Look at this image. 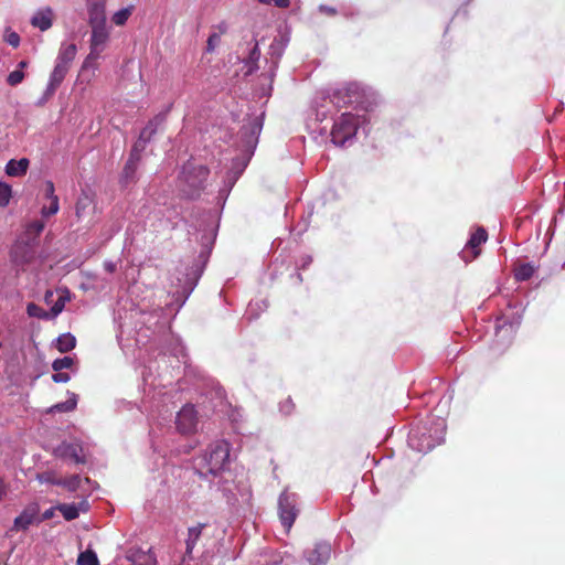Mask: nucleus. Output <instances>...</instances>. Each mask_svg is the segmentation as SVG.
Instances as JSON below:
<instances>
[{
  "instance_id": "f257e3e1",
  "label": "nucleus",
  "mask_w": 565,
  "mask_h": 565,
  "mask_svg": "<svg viewBox=\"0 0 565 565\" xmlns=\"http://www.w3.org/2000/svg\"><path fill=\"white\" fill-rule=\"evenodd\" d=\"M230 459V445L226 441H216L210 445L198 459L195 469L202 477L217 476L222 472Z\"/></svg>"
},
{
  "instance_id": "f03ea898",
  "label": "nucleus",
  "mask_w": 565,
  "mask_h": 565,
  "mask_svg": "<svg viewBox=\"0 0 565 565\" xmlns=\"http://www.w3.org/2000/svg\"><path fill=\"white\" fill-rule=\"evenodd\" d=\"M210 174V170L202 164H194L188 161L183 164L179 177V189L188 199H195L204 189V183Z\"/></svg>"
},
{
  "instance_id": "7ed1b4c3",
  "label": "nucleus",
  "mask_w": 565,
  "mask_h": 565,
  "mask_svg": "<svg viewBox=\"0 0 565 565\" xmlns=\"http://www.w3.org/2000/svg\"><path fill=\"white\" fill-rule=\"evenodd\" d=\"M359 117L351 114H342L333 124L331 130V140L337 146H344V143L352 139L359 128Z\"/></svg>"
},
{
  "instance_id": "20e7f679",
  "label": "nucleus",
  "mask_w": 565,
  "mask_h": 565,
  "mask_svg": "<svg viewBox=\"0 0 565 565\" xmlns=\"http://www.w3.org/2000/svg\"><path fill=\"white\" fill-rule=\"evenodd\" d=\"M38 243L34 242V237H20L12 245L10 250V257L12 263L18 266H24L34 260L36 255Z\"/></svg>"
},
{
  "instance_id": "39448f33",
  "label": "nucleus",
  "mask_w": 565,
  "mask_h": 565,
  "mask_svg": "<svg viewBox=\"0 0 565 565\" xmlns=\"http://www.w3.org/2000/svg\"><path fill=\"white\" fill-rule=\"evenodd\" d=\"M279 519L287 532L290 531L298 513L297 495L295 493L284 491L278 500Z\"/></svg>"
},
{
  "instance_id": "423d86ee",
  "label": "nucleus",
  "mask_w": 565,
  "mask_h": 565,
  "mask_svg": "<svg viewBox=\"0 0 565 565\" xmlns=\"http://www.w3.org/2000/svg\"><path fill=\"white\" fill-rule=\"evenodd\" d=\"M361 97V88L356 83H348L332 93L331 102L337 107H344Z\"/></svg>"
},
{
  "instance_id": "0eeeda50",
  "label": "nucleus",
  "mask_w": 565,
  "mask_h": 565,
  "mask_svg": "<svg viewBox=\"0 0 565 565\" xmlns=\"http://www.w3.org/2000/svg\"><path fill=\"white\" fill-rule=\"evenodd\" d=\"M177 428L182 434H191L198 425V413L193 405H184L177 414Z\"/></svg>"
},
{
  "instance_id": "6e6552de",
  "label": "nucleus",
  "mask_w": 565,
  "mask_h": 565,
  "mask_svg": "<svg viewBox=\"0 0 565 565\" xmlns=\"http://www.w3.org/2000/svg\"><path fill=\"white\" fill-rule=\"evenodd\" d=\"M488 239V233L483 227L477 228L470 236L469 241L466 244L465 249L462 250V258L466 262H470L478 257L480 254V245L483 244Z\"/></svg>"
},
{
  "instance_id": "1a4fd4ad",
  "label": "nucleus",
  "mask_w": 565,
  "mask_h": 565,
  "mask_svg": "<svg viewBox=\"0 0 565 565\" xmlns=\"http://www.w3.org/2000/svg\"><path fill=\"white\" fill-rule=\"evenodd\" d=\"M92 35L89 41V49H92V57L100 56L109 40V32L105 24L90 25Z\"/></svg>"
},
{
  "instance_id": "9d476101",
  "label": "nucleus",
  "mask_w": 565,
  "mask_h": 565,
  "mask_svg": "<svg viewBox=\"0 0 565 565\" xmlns=\"http://www.w3.org/2000/svg\"><path fill=\"white\" fill-rule=\"evenodd\" d=\"M39 478L42 482L61 486L68 491H76L81 483V478L78 475H72L66 478H57L53 472H45Z\"/></svg>"
},
{
  "instance_id": "9b49d317",
  "label": "nucleus",
  "mask_w": 565,
  "mask_h": 565,
  "mask_svg": "<svg viewBox=\"0 0 565 565\" xmlns=\"http://www.w3.org/2000/svg\"><path fill=\"white\" fill-rule=\"evenodd\" d=\"M105 4L106 0H87L89 25L106 23Z\"/></svg>"
},
{
  "instance_id": "f8f14e48",
  "label": "nucleus",
  "mask_w": 565,
  "mask_h": 565,
  "mask_svg": "<svg viewBox=\"0 0 565 565\" xmlns=\"http://www.w3.org/2000/svg\"><path fill=\"white\" fill-rule=\"evenodd\" d=\"M331 547L327 543H319L307 551L306 557L310 565H323L330 557Z\"/></svg>"
},
{
  "instance_id": "ddd939ff",
  "label": "nucleus",
  "mask_w": 565,
  "mask_h": 565,
  "mask_svg": "<svg viewBox=\"0 0 565 565\" xmlns=\"http://www.w3.org/2000/svg\"><path fill=\"white\" fill-rule=\"evenodd\" d=\"M70 67L62 65L60 63H55V66L51 73L50 81L45 90L46 96H52L56 92V89L63 83L66 74L68 73Z\"/></svg>"
},
{
  "instance_id": "4468645a",
  "label": "nucleus",
  "mask_w": 565,
  "mask_h": 565,
  "mask_svg": "<svg viewBox=\"0 0 565 565\" xmlns=\"http://www.w3.org/2000/svg\"><path fill=\"white\" fill-rule=\"evenodd\" d=\"M54 12L52 8L45 7L38 10L31 19V24L41 31H47L53 25Z\"/></svg>"
},
{
  "instance_id": "2eb2a0df",
  "label": "nucleus",
  "mask_w": 565,
  "mask_h": 565,
  "mask_svg": "<svg viewBox=\"0 0 565 565\" xmlns=\"http://www.w3.org/2000/svg\"><path fill=\"white\" fill-rule=\"evenodd\" d=\"M39 508L35 504L25 508L20 515L14 519L13 530H26L35 521Z\"/></svg>"
},
{
  "instance_id": "dca6fc26",
  "label": "nucleus",
  "mask_w": 565,
  "mask_h": 565,
  "mask_svg": "<svg viewBox=\"0 0 565 565\" xmlns=\"http://www.w3.org/2000/svg\"><path fill=\"white\" fill-rule=\"evenodd\" d=\"M30 166V161L26 158L20 160L11 159L6 166V173L9 177H22L26 173Z\"/></svg>"
},
{
  "instance_id": "f3484780",
  "label": "nucleus",
  "mask_w": 565,
  "mask_h": 565,
  "mask_svg": "<svg viewBox=\"0 0 565 565\" xmlns=\"http://www.w3.org/2000/svg\"><path fill=\"white\" fill-rule=\"evenodd\" d=\"M166 116L159 114L148 121L146 127L140 131L139 138L150 142L156 135L158 128L163 124Z\"/></svg>"
},
{
  "instance_id": "a211bd4d",
  "label": "nucleus",
  "mask_w": 565,
  "mask_h": 565,
  "mask_svg": "<svg viewBox=\"0 0 565 565\" xmlns=\"http://www.w3.org/2000/svg\"><path fill=\"white\" fill-rule=\"evenodd\" d=\"M76 53L77 47L74 43L63 44L58 51L56 62L67 67H71V64L76 56Z\"/></svg>"
},
{
  "instance_id": "6ab92c4d",
  "label": "nucleus",
  "mask_w": 565,
  "mask_h": 565,
  "mask_svg": "<svg viewBox=\"0 0 565 565\" xmlns=\"http://www.w3.org/2000/svg\"><path fill=\"white\" fill-rule=\"evenodd\" d=\"M140 160L128 158L121 173V182L127 185L136 181V173L139 167Z\"/></svg>"
},
{
  "instance_id": "aec40b11",
  "label": "nucleus",
  "mask_w": 565,
  "mask_h": 565,
  "mask_svg": "<svg viewBox=\"0 0 565 565\" xmlns=\"http://www.w3.org/2000/svg\"><path fill=\"white\" fill-rule=\"evenodd\" d=\"M536 266L532 263L519 264L514 267V278L516 281L529 280L535 273Z\"/></svg>"
},
{
  "instance_id": "412c9836",
  "label": "nucleus",
  "mask_w": 565,
  "mask_h": 565,
  "mask_svg": "<svg viewBox=\"0 0 565 565\" xmlns=\"http://www.w3.org/2000/svg\"><path fill=\"white\" fill-rule=\"evenodd\" d=\"M260 57V51L258 47V42L255 40V44L250 50L248 56L245 58V64L247 66L246 74L249 75L258 70V61Z\"/></svg>"
},
{
  "instance_id": "4be33fe9",
  "label": "nucleus",
  "mask_w": 565,
  "mask_h": 565,
  "mask_svg": "<svg viewBox=\"0 0 565 565\" xmlns=\"http://www.w3.org/2000/svg\"><path fill=\"white\" fill-rule=\"evenodd\" d=\"M76 345V339L71 333H63L56 340V349L61 353H66L72 351Z\"/></svg>"
},
{
  "instance_id": "5701e85b",
  "label": "nucleus",
  "mask_w": 565,
  "mask_h": 565,
  "mask_svg": "<svg viewBox=\"0 0 565 565\" xmlns=\"http://www.w3.org/2000/svg\"><path fill=\"white\" fill-rule=\"evenodd\" d=\"M205 526V524H198L195 526H192L188 530V539H186V554H191L198 540L200 539L202 534V530Z\"/></svg>"
},
{
  "instance_id": "b1692460",
  "label": "nucleus",
  "mask_w": 565,
  "mask_h": 565,
  "mask_svg": "<svg viewBox=\"0 0 565 565\" xmlns=\"http://www.w3.org/2000/svg\"><path fill=\"white\" fill-rule=\"evenodd\" d=\"M76 405H77V401H76V396L75 394H73L72 398L63 402V403H57L51 407L47 408L46 413L49 414H52V413H68V412H72L76 408Z\"/></svg>"
},
{
  "instance_id": "393cba45",
  "label": "nucleus",
  "mask_w": 565,
  "mask_h": 565,
  "mask_svg": "<svg viewBox=\"0 0 565 565\" xmlns=\"http://www.w3.org/2000/svg\"><path fill=\"white\" fill-rule=\"evenodd\" d=\"M44 226H45V224L43 221L35 220L26 225L22 237H25V238L34 237V242L38 243V237L44 230Z\"/></svg>"
},
{
  "instance_id": "a878e982",
  "label": "nucleus",
  "mask_w": 565,
  "mask_h": 565,
  "mask_svg": "<svg viewBox=\"0 0 565 565\" xmlns=\"http://www.w3.org/2000/svg\"><path fill=\"white\" fill-rule=\"evenodd\" d=\"M93 205V198L88 194L83 192L76 202L75 210H76V216L81 218L85 215L86 210Z\"/></svg>"
},
{
  "instance_id": "bb28decb",
  "label": "nucleus",
  "mask_w": 565,
  "mask_h": 565,
  "mask_svg": "<svg viewBox=\"0 0 565 565\" xmlns=\"http://www.w3.org/2000/svg\"><path fill=\"white\" fill-rule=\"evenodd\" d=\"M60 512L63 514L64 519L67 521H72L78 518L79 512L75 504H60L57 507Z\"/></svg>"
},
{
  "instance_id": "cd10ccee",
  "label": "nucleus",
  "mask_w": 565,
  "mask_h": 565,
  "mask_svg": "<svg viewBox=\"0 0 565 565\" xmlns=\"http://www.w3.org/2000/svg\"><path fill=\"white\" fill-rule=\"evenodd\" d=\"M77 565H99L97 555L93 551H86L78 555Z\"/></svg>"
},
{
  "instance_id": "c85d7f7f",
  "label": "nucleus",
  "mask_w": 565,
  "mask_h": 565,
  "mask_svg": "<svg viewBox=\"0 0 565 565\" xmlns=\"http://www.w3.org/2000/svg\"><path fill=\"white\" fill-rule=\"evenodd\" d=\"M131 12H132V8H124L121 10L117 11L116 13H114L111 21L116 25L121 26L127 22V20L131 15Z\"/></svg>"
},
{
  "instance_id": "c756f323",
  "label": "nucleus",
  "mask_w": 565,
  "mask_h": 565,
  "mask_svg": "<svg viewBox=\"0 0 565 565\" xmlns=\"http://www.w3.org/2000/svg\"><path fill=\"white\" fill-rule=\"evenodd\" d=\"M12 196V189L6 182H0V207L8 206Z\"/></svg>"
},
{
  "instance_id": "7c9ffc66",
  "label": "nucleus",
  "mask_w": 565,
  "mask_h": 565,
  "mask_svg": "<svg viewBox=\"0 0 565 565\" xmlns=\"http://www.w3.org/2000/svg\"><path fill=\"white\" fill-rule=\"evenodd\" d=\"M148 143H149L148 141H146L141 138H138V140L135 142V145L131 148L129 157L137 159V160H141V154Z\"/></svg>"
},
{
  "instance_id": "2f4dec72",
  "label": "nucleus",
  "mask_w": 565,
  "mask_h": 565,
  "mask_svg": "<svg viewBox=\"0 0 565 565\" xmlns=\"http://www.w3.org/2000/svg\"><path fill=\"white\" fill-rule=\"evenodd\" d=\"M25 74L21 70H14L7 76V84L14 87L23 82Z\"/></svg>"
},
{
  "instance_id": "473e14b6",
  "label": "nucleus",
  "mask_w": 565,
  "mask_h": 565,
  "mask_svg": "<svg viewBox=\"0 0 565 565\" xmlns=\"http://www.w3.org/2000/svg\"><path fill=\"white\" fill-rule=\"evenodd\" d=\"M74 361L71 356H64L62 359H56L53 363H52V369L55 371V372H58V371H62L64 369H70L72 367Z\"/></svg>"
},
{
  "instance_id": "72a5a7b5",
  "label": "nucleus",
  "mask_w": 565,
  "mask_h": 565,
  "mask_svg": "<svg viewBox=\"0 0 565 565\" xmlns=\"http://www.w3.org/2000/svg\"><path fill=\"white\" fill-rule=\"evenodd\" d=\"M60 205H58V198L54 196L53 200H51V204L49 207L43 206L41 210V214L45 217L55 215L58 212Z\"/></svg>"
},
{
  "instance_id": "f704fd0d",
  "label": "nucleus",
  "mask_w": 565,
  "mask_h": 565,
  "mask_svg": "<svg viewBox=\"0 0 565 565\" xmlns=\"http://www.w3.org/2000/svg\"><path fill=\"white\" fill-rule=\"evenodd\" d=\"M28 315L30 317L46 318L47 313L38 305L31 302L26 307Z\"/></svg>"
},
{
  "instance_id": "c9c22d12",
  "label": "nucleus",
  "mask_w": 565,
  "mask_h": 565,
  "mask_svg": "<svg viewBox=\"0 0 565 565\" xmlns=\"http://www.w3.org/2000/svg\"><path fill=\"white\" fill-rule=\"evenodd\" d=\"M220 42H221L220 34H217L216 32H213L212 34H210V36L207 39L206 50L209 52H213L215 50V47L220 44Z\"/></svg>"
},
{
  "instance_id": "e433bc0d",
  "label": "nucleus",
  "mask_w": 565,
  "mask_h": 565,
  "mask_svg": "<svg viewBox=\"0 0 565 565\" xmlns=\"http://www.w3.org/2000/svg\"><path fill=\"white\" fill-rule=\"evenodd\" d=\"M4 40L13 47H18L20 45V35L14 31L8 32Z\"/></svg>"
},
{
  "instance_id": "4c0bfd02",
  "label": "nucleus",
  "mask_w": 565,
  "mask_h": 565,
  "mask_svg": "<svg viewBox=\"0 0 565 565\" xmlns=\"http://www.w3.org/2000/svg\"><path fill=\"white\" fill-rule=\"evenodd\" d=\"M318 10L321 14L328 15V17H334L337 15L338 11L335 8L327 6V4H320L318 7Z\"/></svg>"
},
{
  "instance_id": "58836bf2",
  "label": "nucleus",
  "mask_w": 565,
  "mask_h": 565,
  "mask_svg": "<svg viewBox=\"0 0 565 565\" xmlns=\"http://www.w3.org/2000/svg\"><path fill=\"white\" fill-rule=\"evenodd\" d=\"M70 374L68 373H64V372H55L53 375H52V380L55 382V383H66L70 381Z\"/></svg>"
},
{
  "instance_id": "ea45409f",
  "label": "nucleus",
  "mask_w": 565,
  "mask_h": 565,
  "mask_svg": "<svg viewBox=\"0 0 565 565\" xmlns=\"http://www.w3.org/2000/svg\"><path fill=\"white\" fill-rule=\"evenodd\" d=\"M45 196L50 200H53V198L56 196L54 183L50 180L45 182Z\"/></svg>"
},
{
  "instance_id": "a19ab883",
  "label": "nucleus",
  "mask_w": 565,
  "mask_h": 565,
  "mask_svg": "<svg viewBox=\"0 0 565 565\" xmlns=\"http://www.w3.org/2000/svg\"><path fill=\"white\" fill-rule=\"evenodd\" d=\"M98 58H99V56L92 57V49H89V54L86 56V58L83 63V68L95 67V62Z\"/></svg>"
},
{
  "instance_id": "79ce46f5",
  "label": "nucleus",
  "mask_w": 565,
  "mask_h": 565,
  "mask_svg": "<svg viewBox=\"0 0 565 565\" xmlns=\"http://www.w3.org/2000/svg\"><path fill=\"white\" fill-rule=\"evenodd\" d=\"M66 454L70 455L75 460V462H83V460L79 458L77 454V449L75 446L68 445L66 447Z\"/></svg>"
},
{
  "instance_id": "37998d69",
  "label": "nucleus",
  "mask_w": 565,
  "mask_h": 565,
  "mask_svg": "<svg viewBox=\"0 0 565 565\" xmlns=\"http://www.w3.org/2000/svg\"><path fill=\"white\" fill-rule=\"evenodd\" d=\"M64 308V302L58 300L54 303V306L52 307V312L54 316L58 315Z\"/></svg>"
},
{
  "instance_id": "c03bdc74",
  "label": "nucleus",
  "mask_w": 565,
  "mask_h": 565,
  "mask_svg": "<svg viewBox=\"0 0 565 565\" xmlns=\"http://www.w3.org/2000/svg\"><path fill=\"white\" fill-rule=\"evenodd\" d=\"M275 6L281 9H286L290 6V0H273Z\"/></svg>"
},
{
  "instance_id": "a18cd8bd",
  "label": "nucleus",
  "mask_w": 565,
  "mask_h": 565,
  "mask_svg": "<svg viewBox=\"0 0 565 565\" xmlns=\"http://www.w3.org/2000/svg\"><path fill=\"white\" fill-rule=\"evenodd\" d=\"M216 28L218 30V32H216V33L220 34V36L227 32V25L224 22L220 23Z\"/></svg>"
},
{
  "instance_id": "49530a36",
  "label": "nucleus",
  "mask_w": 565,
  "mask_h": 565,
  "mask_svg": "<svg viewBox=\"0 0 565 565\" xmlns=\"http://www.w3.org/2000/svg\"><path fill=\"white\" fill-rule=\"evenodd\" d=\"M29 65V62L28 61H20L19 64H18V68L17 70H21L23 71L25 67H28Z\"/></svg>"
},
{
  "instance_id": "de8ad7c7",
  "label": "nucleus",
  "mask_w": 565,
  "mask_h": 565,
  "mask_svg": "<svg viewBox=\"0 0 565 565\" xmlns=\"http://www.w3.org/2000/svg\"><path fill=\"white\" fill-rule=\"evenodd\" d=\"M52 516H53V510H52V509L46 510V511L43 513V519H44V520L51 519Z\"/></svg>"
},
{
  "instance_id": "09e8293b",
  "label": "nucleus",
  "mask_w": 565,
  "mask_h": 565,
  "mask_svg": "<svg viewBox=\"0 0 565 565\" xmlns=\"http://www.w3.org/2000/svg\"><path fill=\"white\" fill-rule=\"evenodd\" d=\"M106 269L110 273H113L115 270V265L114 264H106Z\"/></svg>"
},
{
  "instance_id": "8fccbe9b",
  "label": "nucleus",
  "mask_w": 565,
  "mask_h": 565,
  "mask_svg": "<svg viewBox=\"0 0 565 565\" xmlns=\"http://www.w3.org/2000/svg\"><path fill=\"white\" fill-rule=\"evenodd\" d=\"M257 1L263 4H270L273 2V0H257Z\"/></svg>"
},
{
  "instance_id": "3c124183",
  "label": "nucleus",
  "mask_w": 565,
  "mask_h": 565,
  "mask_svg": "<svg viewBox=\"0 0 565 565\" xmlns=\"http://www.w3.org/2000/svg\"><path fill=\"white\" fill-rule=\"evenodd\" d=\"M3 494H4V490H3L2 483L0 482V500L2 499Z\"/></svg>"
}]
</instances>
